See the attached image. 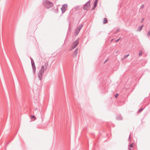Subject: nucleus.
<instances>
[{"instance_id":"f257e3e1","label":"nucleus","mask_w":150,"mask_h":150,"mask_svg":"<svg viewBox=\"0 0 150 150\" xmlns=\"http://www.w3.org/2000/svg\"><path fill=\"white\" fill-rule=\"evenodd\" d=\"M43 4L45 8L48 9L52 7L53 6V3L48 0H43Z\"/></svg>"},{"instance_id":"423d86ee","label":"nucleus","mask_w":150,"mask_h":150,"mask_svg":"<svg viewBox=\"0 0 150 150\" xmlns=\"http://www.w3.org/2000/svg\"><path fill=\"white\" fill-rule=\"evenodd\" d=\"M78 51V48H76L72 54V56L74 57H76L77 56V54Z\"/></svg>"},{"instance_id":"aec40b11","label":"nucleus","mask_w":150,"mask_h":150,"mask_svg":"<svg viewBox=\"0 0 150 150\" xmlns=\"http://www.w3.org/2000/svg\"><path fill=\"white\" fill-rule=\"evenodd\" d=\"M131 139V134H130L129 135V138H128L129 141L130 142Z\"/></svg>"},{"instance_id":"c756f323","label":"nucleus","mask_w":150,"mask_h":150,"mask_svg":"<svg viewBox=\"0 0 150 150\" xmlns=\"http://www.w3.org/2000/svg\"><path fill=\"white\" fill-rule=\"evenodd\" d=\"M96 7H94V6L93 7L92 9V10H94Z\"/></svg>"},{"instance_id":"5701e85b","label":"nucleus","mask_w":150,"mask_h":150,"mask_svg":"<svg viewBox=\"0 0 150 150\" xmlns=\"http://www.w3.org/2000/svg\"><path fill=\"white\" fill-rule=\"evenodd\" d=\"M120 29L119 28L117 29L116 31L114 33V34H116L117 32L119 31Z\"/></svg>"},{"instance_id":"f3484780","label":"nucleus","mask_w":150,"mask_h":150,"mask_svg":"<svg viewBox=\"0 0 150 150\" xmlns=\"http://www.w3.org/2000/svg\"><path fill=\"white\" fill-rule=\"evenodd\" d=\"M44 66L42 65L41 67V69L40 70H42V71H44Z\"/></svg>"},{"instance_id":"cd10ccee","label":"nucleus","mask_w":150,"mask_h":150,"mask_svg":"<svg viewBox=\"0 0 150 150\" xmlns=\"http://www.w3.org/2000/svg\"><path fill=\"white\" fill-rule=\"evenodd\" d=\"M144 18H143L142 19V20H141V23H142V22H143V21H144Z\"/></svg>"},{"instance_id":"7c9ffc66","label":"nucleus","mask_w":150,"mask_h":150,"mask_svg":"<svg viewBox=\"0 0 150 150\" xmlns=\"http://www.w3.org/2000/svg\"><path fill=\"white\" fill-rule=\"evenodd\" d=\"M113 40V39H111V42H112Z\"/></svg>"},{"instance_id":"4468645a","label":"nucleus","mask_w":150,"mask_h":150,"mask_svg":"<svg viewBox=\"0 0 150 150\" xmlns=\"http://www.w3.org/2000/svg\"><path fill=\"white\" fill-rule=\"evenodd\" d=\"M31 118L32 119H34L33 120H35L36 119V117L33 115H32L31 116Z\"/></svg>"},{"instance_id":"7ed1b4c3","label":"nucleus","mask_w":150,"mask_h":150,"mask_svg":"<svg viewBox=\"0 0 150 150\" xmlns=\"http://www.w3.org/2000/svg\"><path fill=\"white\" fill-rule=\"evenodd\" d=\"M44 71L42 70H40L38 74V77L40 80L41 81L42 77Z\"/></svg>"},{"instance_id":"f8f14e48","label":"nucleus","mask_w":150,"mask_h":150,"mask_svg":"<svg viewBox=\"0 0 150 150\" xmlns=\"http://www.w3.org/2000/svg\"><path fill=\"white\" fill-rule=\"evenodd\" d=\"M98 3V0H95L94 2V7H96L97 6V4Z\"/></svg>"},{"instance_id":"bb28decb","label":"nucleus","mask_w":150,"mask_h":150,"mask_svg":"<svg viewBox=\"0 0 150 150\" xmlns=\"http://www.w3.org/2000/svg\"><path fill=\"white\" fill-rule=\"evenodd\" d=\"M142 52H140L139 53V56H141L142 55Z\"/></svg>"},{"instance_id":"9b49d317","label":"nucleus","mask_w":150,"mask_h":150,"mask_svg":"<svg viewBox=\"0 0 150 150\" xmlns=\"http://www.w3.org/2000/svg\"><path fill=\"white\" fill-rule=\"evenodd\" d=\"M144 26V25H142L141 26H140L138 29V31H140L142 29L143 27Z\"/></svg>"},{"instance_id":"a878e982","label":"nucleus","mask_w":150,"mask_h":150,"mask_svg":"<svg viewBox=\"0 0 150 150\" xmlns=\"http://www.w3.org/2000/svg\"><path fill=\"white\" fill-rule=\"evenodd\" d=\"M118 95H119V94L118 93H117L115 95V98H117L118 96Z\"/></svg>"},{"instance_id":"4be33fe9","label":"nucleus","mask_w":150,"mask_h":150,"mask_svg":"<svg viewBox=\"0 0 150 150\" xmlns=\"http://www.w3.org/2000/svg\"><path fill=\"white\" fill-rule=\"evenodd\" d=\"M129 54H127V55H125L124 57V59H125L128 56H129Z\"/></svg>"},{"instance_id":"f03ea898","label":"nucleus","mask_w":150,"mask_h":150,"mask_svg":"<svg viewBox=\"0 0 150 150\" xmlns=\"http://www.w3.org/2000/svg\"><path fill=\"white\" fill-rule=\"evenodd\" d=\"M90 1H88L83 6V9L85 10H88L89 8V7L90 6Z\"/></svg>"},{"instance_id":"a211bd4d","label":"nucleus","mask_w":150,"mask_h":150,"mask_svg":"<svg viewBox=\"0 0 150 150\" xmlns=\"http://www.w3.org/2000/svg\"><path fill=\"white\" fill-rule=\"evenodd\" d=\"M134 146V143H131L129 146V147H131L133 148Z\"/></svg>"},{"instance_id":"20e7f679","label":"nucleus","mask_w":150,"mask_h":150,"mask_svg":"<svg viewBox=\"0 0 150 150\" xmlns=\"http://www.w3.org/2000/svg\"><path fill=\"white\" fill-rule=\"evenodd\" d=\"M79 38L77 40L75 41L72 44V46H71V48L72 49H74L75 48L78 44V41Z\"/></svg>"},{"instance_id":"dca6fc26","label":"nucleus","mask_w":150,"mask_h":150,"mask_svg":"<svg viewBox=\"0 0 150 150\" xmlns=\"http://www.w3.org/2000/svg\"><path fill=\"white\" fill-rule=\"evenodd\" d=\"M144 108H140V109H139V110L137 111V112L138 113H139L140 112H141V111H142L143 110H144Z\"/></svg>"},{"instance_id":"0eeeda50","label":"nucleus","mask_w":150,"mask_h":150,"mask_svg":"<svg viewBox=\"0 0 150 150\" xmlns=\"http://www.w3.org/2000/svg\"><path fill=\"white\" fill-rule=\"evenodd\" d=\"M80 30L77 28L75 31L74 35L76 36L79 34Z\"/></svg>"},{"instance_id":"c85d7f7f","label":"nucleus","mask_w":150,"mask_h":150,"mask_svg":"<svg viewBox=\"0 0 150 150\" xmlns=\"http://www.w3.org/2000/svg\"><path fill=\"white\" fill-rule=\"evenodd\" d=\"M108 59H107L104 62V63L105 64V63L107 62V61H108Z\"/></svg>"},{"instance_id":"6e6552de","label":"nucleus","mask_w":150,"mask_h":150,"mask_svg":"<svg viewBox=\"0 0 150 150\" xmlns=\"http://www.w3.org/2000/svg\"><path fill=\"white\" fill-rule=\"evenodd\" d=\"M33 70V73L34 74L35 73L36 70V67L35 64L32 65Z\"/></svg>"},{"instance_id":"412c9836","label":"nucleus","mask_w":150,"mask_h":150,"mask_svg":"<svg viewBox=\"0 0 150 150\" xmlns=\"http://www.w3.org/2000/svg\"><path fill=\"white\" fill-rule=\"evenodd\" d=\"M121 39V38H118V39H117V40H116L115 41V42H118Z\"/></svg>"},{"instance_id":"1a4fd4ad","label":"nucleus","mask_w":150,"mask_h":150,"mask_svg":"<svg viewBox=\"0 0 150 150\" xmlns=\"http://www.w3.org/2000/svg\"><path fill=\"white\" fill-rule=\"evenodd\" d=\"M116 119L118 120H122V119L121 116L120 115H117L116 117Z\"/></svg>"},{"instance_id":"39448f33","label":"nucleus","mask_w":150,"mask_h":150,"mask_svg":"<svg viewBox=\"0 0 150 150\" xmlns=\"http://www.w3.org/2000/svg\"><path fill=\"white\" fill-rule=\"evenodd\" d=\"M67 4H65L63 5L61 8L62 13H64L66 10L67 8Z\"/></svg>"},{"instance_id":"9d476101","label":"nucleus","mask_w":150,"mask_h":150,"mask_svg":"<svg viewBox=\"0 0 150 150\" xmlns=\"http://www.w3.org/2000/svg\"><path fill=\"white\" fill-rule=\"evenodd\" d=\"M83 24L82 23L80 25H79L78 28H77V29H79V30H81L82 27H83Z\"/></svg>"},{"instance_id":"393cba45","label":"nucleus","mask_w":150,"mask_h":150,"mask_svg":"<svg viewBox=\"0 0 150 150\" xmlns=\"http://www.w3.org/2000/svg\"><path fill=\"white\" fill-rule=\"evenodd\" d=\"M132 147H129V148H128V149L129 150H133V149H132Z\"/></svg>"},{"instance_id":"2eb2a0df","label":"nucleus","mask_w":150,"mask_h":150,"mask_svg":"<svg viewBox=\"0 0 150 150\" xmlns=\"http://www.w3.org/2000/svg\"><path fill=\"white\" fill-rule=\"evenodd\" d=\"M30 59L32 65L35 64L34 60L31 57L30 58Z\"/></svg>"},{"instance_id":"ddd939ff","label":"nucleus","mask_w":150,"mask_h":150,"mask_svg":"<svg viewBox=\"0 0 150 150\" xmlns=\"http://www.w3.org/2000/svg\"><path fill=\"white\" fill-rule=\"evenodd\" d=\"M107 22H108V21H107V19L105 18H104L103 22V23L105 24L106 23H107Z\"/></svg>"},{"instance_id":"b1692460","label":"nucleus","mask_w":150,"mask_h":150,"mask_svg":"<svg viewBox=\"0 0 150 150\" xmlns=\"http://www.w3.org/2000/svg\"><path fill=\"white\" fill-rule=\"evenodd\" d=\"M144 4H142L141 5L140 8V9H143L144 7Z\"/></svg>"},{"instance_id":"6ab92c4d","label":"nucleus","mask_w":150,"mask_h":150,"mask_svg":"<svg viewBox=\"0 0 150 150\" xmlns=\"http://www.w3.org/2000/svg\"><path fill=\"white\" fill-rule=\"evenodd\" d=\"M147 36L149 37L150 35V30L148 32L147 34Z\"/></svg>"}]
</instances>
